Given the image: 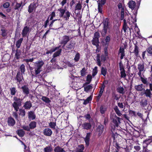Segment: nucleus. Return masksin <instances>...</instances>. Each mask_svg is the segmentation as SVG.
<instances>
[{
  "label": "nucleus",
  "mask_w": 152,
  "mask_h": 152,
  "mask_svg": "<svg viewBox=\"0 0 152 152\" xmlns=\"http://www.w3.org/2000/svg\"><path fill=\"white\" fill-rule=\"evenodd\" d=\"M104 125L100 124L96 128L97 131L99 132L98 134L99 136L101 135L103 133L104 130Z\"/></svg>",
  "instance_id": "obj_19"
},
{
  "label": "nucleus",
  "mask_w": 152,
  "mask_h": 152,
  "mask_svg": "<svg viewBox=\"0 0 152 152\" xmlns=\"http://www.w3.org/2000/svg\"><path fill=\"white\" fill-rule=\"evenodd\" d=\"M96 59L97 65L99 66H101V61L100 59V54L99 53L97 54Z\"/></svg>",
  "instance_id": "obj_34"
},
{
  "label": "nucleus",
  "mask_w": 152,
  "mask_h": 152,
  "mask_svg": "<svg viewBox=\"0 0 152 152\" xmlns=\"http://www.w3.org/2000/svg\"><path fill=\"white\" fill-rule=\"evenodd\" d=\"M151 142H152V139H146L143 141V143L148 145L150 144Z\"/></svg>",
  "instance_id": "obj_54"
},
{
  "label": "nucleus",
  "mask_w": 152,
  "mask_h": 152,
  "mask_svg": "<svg viewBox=\"0 0 152 152\" xmlns=\"http://www.w3.org/2000/svg\"><path fill=\"white\" fill-rule=\"evenodd\" d=\"M97 69V66H95L94 67V68L93 69L92 75L93 77H94L97 73L98 71Z\"/></svg>",
  "instance_id": "obj_53"
},
{
  "label": "nucleus",
  "mask_w": 152,
  "mask_h": 152,
  "mask_svg": "<svg viewBox=\"0 0 152 152\" xmlns=\"http://www.w3.org/2000/svg\"><path fill=\"white\" fill-rule=\"evenodd\" d=\"M44 62L42 60L37 61L34 64L35 74L36 75L39 74L41 71V68L44 64Z\"/></svg>",
  "instance_id": "obj_5"
},
{
  "label": "nucleus",
  "mask_w": 152,
  "mask_h": 152,
  "mask_svg": "<svg viewBox=\"0 0 152 152\" xmlns=\"http://www.w3.org/2000/svg\"><path fill=\"white\" fill-rule=\"evenodd\" d=\"M52 151V148L51 147V145H48L46 146L44 149V151L45 152H51Z\"/></svg>",
  "instance_id": "obj_38"
},
{
  "label": "nucleus",
  "mask_w": 152,
  "mask_h": 152,
  "mask_svg": "<svg viewBox=\"0 0 152 152\" xmlns=\"http://www.w3.org/2000/svg\"><path fill=\"white\" fill-rule=\"evenodd\" d=\"M83 129L87 130H90L92 126L89 122H84L82 125Z\"/></svg>",
  "instance_id": "obj_17"
},
{
  "label": "nucleus",
  "mask_w": 152,
  "mask_h": 152,
  "mask_svg": "<svg viewBox=\"0 0 152 152\" xmlns=\"http://www.w3.org/2000/svg\"><path fill=\"white\" fill-rule=\"evenodd\" d=\"M121 118L118 117L116 116L115 117V118H113V122L114 124V125L113 126V127H112V129L113 130H114L115 129V127H118V123H121Z\"/></svg>",
  "instance_id": "obj_7"
},
{
  "label": "nucleus",
  "mask_w": 152,
  "mask_h": 152,
  "mask_svg": "<svg viewBox=\"0 0 152 152\" xmlns=\"http://www.w3.org/2000/svg\"><path fill=\"white\" fill-rule=\"evenodd\" d=\"M60 47V46L57 47L55 48H52L50 50H48L46 52L47 54H48L49 53L51 54L53 52L57 50H58Z\"/></svg>",
  "instance_id": "obj_27"
},
{
  "label": "nucleus",
  "mask_w": 152,
  "mask_h": 152,
  "mask_svg": "<svg viewBox=\"0 0 152 152\" xmlns=\"http://www.w3.org/2000/svg\"><path fill=\"white\" fill-rule=\"evenodd\" d=\"M106 110V108L103 106H101L100 107V111L101 114H104Z\"/></svg>",
  "instance_id": "obj_50"
},
{
  "label": "nucleus",
  "mask_w": 152,
  "mask_h": 152,
  "mask_svg": "<svg viewBox=\"0 0 152 152\" xmlns=\"http://www.w3.org/2000/svg\"><path fill=\"white\" fill-rule=\"evenodd\" d=\"M54 152H66L63 148L59 146L55 147L54 149Z\"/></svg>",
  "instance_id": "obj_28"
},
{
  "label": "nucleus",
  "mask_w": 152,
  "mask_h": 152,
  "mask_svg": "<svg viewBox=\"0 0 152 152\" xmlns=\"http://www.w3.org/2000/svg\"><path fill=\"white\" fill-rule=\"evenodd\" d=\"M118 106L120 108L122 109L125 107L126 104H127V102H118Z\"/></svg>",
  "instance_id": "obj_43"
},
{
  "label": "nucleus",
  "mask_w": 152,
  "mask_h": 152,
  "mask_svg": "<svg viewBox=\"0 0 152 152\" xmlns=\"http://www.w3.org/2000/svg\"><path fill=\"white\" fill-rule=\"evenodd\" d=\"M137 69L139 71L145 72V65L143 63H140L137 65Z\"/></svg>",
  "instance_id": "obj_22"
},
{
  "label": "nucleus",
  "mask_w": 152,
  "mask_h": 152,
  "mask_svg": "<svg viewBox=\"0 0 152 152\" xmlns=\"http://www.w3.org/2000/svg\"><path fill=\"white\" fill-rule=\"evenodd\" d=\"M105 55H102L101 56V61L102 62H104L106 60V56Z\"/></svg>",
  "instance_id": "obj_60"
},
{
  "label": "nucleus",
  "mask_w": 152,
  "mask_h": 152,
  "mask_svg": "<svg viewBox=\"0 0 152 152\" xmlns=\"http://www.w3.org/2000/svg\"><path fill=\"white\" fill-rule=\"evenodd\" d=\"M35 58H30L29 59H24L23 61H25L26 63H28L29 62H32L34 61V59H35Z\"/></svg>",
  "instance_id": "obj_62"
},
{
  "label": "nucleus",
  "mask_w": 152,
  "mask_h": 152,
  "mask_svg": "<svg viewBox=\"0 0 152 152\" xmlns=\"http://www.w3.org/2000/svg\"><path fill=\"white\" fill-rule=\"evenodd\" d=\"M84 149L83 145L81 144L78 145V148H77L76 150V152H82Z\"/></svg>",
  "instance_id": "obj_36"
},
{
  "label": "nucleus",
  "mask_w": 152,
  "mask_h": 152,
  "mask_svg": "<svg viewBox=\"0 0 152 152\" xmlns=\"http://www.w3.org/2000/svg\"><path fill=\"white\" fill-rule=\"evenodd\" d=\"M144 92H141V94L142 95L145 94V96L147 97H149L151 98V95H152L150 91V90L147 89L145 90V89H143Z\"/></svg>",
  "instance_id": "obj_13"
},
{
  "label": "nucleus",
  "mask_w": 152,
  "mask_h": 152,
  "mask_svg": "<svg viewBox=\"0 0 152 152\" xmlns=\"http://www.w3.org/2000/svg\"><path fill=\"white\" fill-rule=\"evenodd\" d=\"M124 9L123 8L121 9V20H123L124 18Z\"/></svg>",
  "instance_id": "obj_61"
},
{
  "label": "nucleus",
  "mask_w": 152,
  "mask_h": 152,
  "mask_svg": "<svg viewBox=\"0 0 152 152\" xmlns=\"http://www.w3.org/2000/svg\"><path fill=\"white\" fill-rule=\"evenodd\" d=\"M22 3V1H21V3H17L16 5L15 6V10H18L19 8H20L21 6Z\"/></svg>",
  "instance_id": "obj_57"
},
{
  "label": "nucleus",
  "mask_w": 152,
  "mask_h": 152,
  "mask_svg": "<svg viewBox=\"0 0 152 152\" xmlns=\"http://www.w3.org/2000/svg\"><path fill=\"white\" fill-rule=\"evenodd\" d=\"M17 133L18 136L21 137H23L25 135V132L22 129L18 130Z\"/></svg>",
  "instance_id": "obj_32"
},
{
  "label": "nucleus",
  "mask_w": 152,
  "mask_h": 152,
  "mask_svg": "<svg viewBox=\"0 0 152 152\" xmlns=\"http://www.w3.org/2000/svg\"><path fill=\"white\" fill-rule=\"evenodd\" d=\"M117 91L119 93L124 94L125 93L124 89L123 87H119L116 88Z\"/></svg>",
  "instance_id": "obj_33"
},
{
  "label": "nucleus",
  "mask_w": 152,
  "mask_h": 152,
  "mask_svg": "<svg viewBox=\"0 0 152 152\" xmlns=\"http://www.w3.org/2000/svg\"><path fill=\"white\" fill-rule=\"evenodd\" d=\"M143 84H141L135 86L134 88L136 90L138 91H141L142 90H143L144 88H142Z\"/></svg>",
  "instance_id": "obj_31"
},
{
  "label": "nucleus",
  "mask_w": 152,
  "mask_h": 152,
  "mask_svg": "<svg viewBox=\"0 0 152 152\" xmlns=\"http://www.w3.org/2000/svg\"><path fill=\"white\" fill-rule=\"evenodd\" d=\"M107 72V69L106 68L102 67L101 68V74L104 76H105Z\"/></svg>",
  "instance_id": "obj_47"
},
{
  "label": "nucleus",
  "mask_w": 152,
  "mask_h": 152,
  "mask_svg": "<svg viewBox=\"0 0 152 152\" xmlns=\"http://www.w3.org/2000/svg\"><path fill=\"white\" fill-rule=\"evenodd\" d=\"M141 80L142 82L145 84L148 85V82L147 81L146 78H143L142 77H141Z\"/></svg>",
  "instance_id": "obj_49"
},
{
  "label": "nucleus",
  "mask_w": 152,
  "mask_h": 152,
  "mask_svg": "<svg viewBox=\"0 0 152 152\" xmlns=\"http://www.w3.org/2000/svg\"><path fill=\"white\" fill-rule=\"evenodd\" d=\"M21 73L20 71L18 72L16 75V79L17 80L19 84H21L22 83V80H23V75Z\"/></svg>",
  "instance_id": "obj_9"
},
{
  "label": "nucleus",
  "mask_w": 152,
  "mask_h": 152,
  "mask_svg": "<svg viewBox=\"0 0 152 152\" xmlns=\"http://www.w3.org/2000/svg\"><path fill=\"white\" fill-rule=\"evenodd\" d=\"M36 3L34 2L30 4L28 7V12L31 13L34 11L35 12L36 10L37 6Z\"/></svg>",
  "instance_id": "obj_6"
},
{
  "label": "nucleus",
  "mask_w": 152,
  "mask_h": 152,
  "mask_svg": "<svg viewBox=\"0 0 152 152\" xmlns=\"http://www.w3.org/2000/svg\"><path fill=\"white\" fill-rule=\"evenodd\" d=\"M111 36L110 35H108L105 38V46H108L109 43H110L111 40Z\"/></svg>",
  "instance_id": "obj_24"
},
{
  "label": "nucleus",
  "mask_w": 152,
  "mask_h": 152,
  "mask_svg": "<svg viewBox=\"0 0 152 152\" xmlns=\"http://www.w3.org/2000/svg\"><path fill=\"white\" fill-rule=\"evenodd\" d=\"M92 43L93 45H96V44L98 45V43H99V39H95L93 38L92 41Z\"/></svg>",
  "instance_id": "obj_48"
},
{
  "label": "nucleus",
  "mask_w": 152,
  "mask_h": 152,
  "mask_svg": "<svg viewBox=\"0 0 152 152\" xmlns=\"http://www.w3.org/2000/svg\"><path fill=\"white\" fill-rule=\"evenodd\" d=\"M41 99L43 101L45 102L46 103H49L51 102V101L50 100L49 98L46 96H42Z\"/></svg>",
  "instance_id": "obj_37"
},
{
  "label": "nucleus",
  "mask_w": 152,
  "mask_h": 152,
  "mask_svg": "<svg viewBox=\"0 0 152 152\" xmlns=\"http://www.w3.org/2000/svg\"><path fill=\"white\" fill-rule=\"evenodd\" d=\"M20 71L21 72V73L22 74H25V66L23 64H21L19 68Z\"/></svg>",
  "instance_id": "obj_42"
},
{
  "label": "nucleus",
  "mask_w": 152,
  "mask_h": 152,
  "mask_svg": "<svg viewBox=\"0 0 152 152\" xmlns=\"http://www.w3.org/2000/svg\"><path fill=\"white\" fill-rule=\"evenodd\" d=\"M100 37V34L98 31L96 32L94 34V37L93 38L99 39Z\"/></svg>",
  "instance_id": "obj_55"
},
{
  "label": "nucleus",
  "mask_w": 152,
  "mask_h": 152,
  "mask_svg": "<svg viewBox=\"0 0 152 152\" xmlns=\"http://www.w3.org/2000/svg\"><path fill=\"white\" fill-rule=\"evenodd\" d=\"M28 118L31 120H34L35 119L36 116L34 112L32 111H30L28 112Z\"/></svg>",
  "instance_id": "obj_20"
},
{
  "label": "nucleus",
  "mask_w": 152,
  "mask_h": 152,
  "mask_svg": "<svg viewBox=\"0 0 152 152\" xmlns=\"http://www.w3.org/2000/svg\"><path fill=\"white\" fill-rule=\"evenodd\" d=\"M61 49H59L58 50L53 53V57L54 58H56V57L59 56L61 52Z\"/></svg>",
  "instance_id": "obj_39"
},
{
  "label": "nucleus",
  "mask_w": 152,
  "mask_h": 152,
  "mask_svg": "<svg viewBox=\"0 0 152 152\" xmlns=\"http://www.w3.org/2000/svg\"><path fill=\"white\" fill-rule=\"evenodd\" d=\"M91 132H88L87 133L86 137L84 139V140L85 142L86 145L88 146L89 145L90 141V138L91 135Z\"/></svg>",
  "instance_id": "obj_12"
},
{
  "label": "nucleus",
  "mask_w": 152,
  "mask_h": 152,
  "mask_svg": "<svg viewBox=\"0 0 152 152\" xmlns=\"http://www.w3.org/2000/svg\"><path fill=\"white\" fill-rule=\"evenodd\" d=\"M121 77V78H124L126 76V74L125 70L121 71L120 72Z\"/></svg>",
  "instance_id": "obj_59"
},
{
  "label": "nucleus",
  "mask_w": 152,
  "mask_h": 152,
  "mask_svg": "<svg viewBox=\"0 0 152 152\" xmlns=\"http://www.w3.org/2000/svg\"><path fill=\"white\" fill-rule=\"evenodd\" d=\"M82 7V4L80 3V1H79V2L76 4L75 6V10H81Z\"/></svg>",
  "instance_id": "obj_41"
},
{
  "label": "nucleus",
  "mask_w": 152,
  "mask_h": 152,
  "mask_svg": "<svg viewBox=\"0 0 152 152\" xmlns=\"http://www.w3.org/2000/svg\"><path fill=\"white\" fill-rule=\"evenodd\" d=\"M21 51L20 50L17 49L16 50V53L15 55V58L17 60L20 58V56L21 54Z\"/></svg>",
  "instance_id": "obj_25"
},
{
  "label": "nucleus",
  "mask_w": 152,
  "mask_h": 152,
  "mask_svg": "<svg viewBox=\"0 0 152 152\" xmlns=\"http://www.w3.org/2000/svg\"><path fill=\"white\" fill-rule=\"evenodd\" d=\"M103 25V29L100 32L102 37H105L107 34V31L110 29L109 26L110 22L109 19L108 18H106L104 19L102 22Z\"/></svg>",
  "instance_id": "obj_2"
},
{
  "label": "nucleus",
  "mask_w": 152,
  "mask_h": 152,
  "mask_svg": "<svg viewBox=\"0 0 152 152\" xmlns=\"http://www.w3.org/2000/svg\"><path fill=\"white\" fill-rule=\"evenodd\" d=\"M36 125L37 123L34 121H32L29 124V126L31 129H34L36 128Z\"/></svg>",
  "instance_id": "obj_35"
},
{
  "label": "nucleus",
  "mask_w": 152,
  "mask_h": 152,
  "mask_svg": "<svg viewBox=\"0 0 152 152\" xmlns=\"http://www.w3.org/2000/svg\"><path fill=\"white\" fill-rule=\"evenodd\" d=\"M92 86L91 85L86 86L84 88V91H86V92L88 93L89 90L91 89H92Z\"/></svg>",
  "instance_id": "obj_44"
},
{
  "label": "nucleus",
  "mask_w": 152,
  "mask_h": 152,
  "mask_svg": "<svg viewBox=\"0 0 152 152\" xmlns=\"http://www.w3.org/2000/svg\"><path fill=\"white\" fill-rule=\"evenodd\" d=\"M58 10L59 12L58 13L60 18H62L66 21L69 20L70 15H71V13L69 11L66 10L65 8H62L58 9Z\"/></svg>",
  "instance_id": "obj_3"
},
{
  "label": "nucleus",
  "mask_w": 152,
  "mask_h": 152,
  "mask_svg": "<svg viewBox=\"0 0 152 152\" xmlns=\"http://www.w3.org/2000/svg\"><path fill=\"white\" fill-rule=\"evenodd\" d=\"M23 40V38H21L16 41L15 45L18 49L20 48L21 44L22 43Z\"/></svg>",
  "instance_id": "obj_30"
},
{
  "label": "nucleus",
  "mask_w": 152,
  "mask_h": 152,
  "mask_svg": "<svg viewBox=\"0 0 152 152\" xmlns=\"http://www.w3.org/2000/svg\"><path fill=\"white\" fill-rule=\"evenodd\" d=\"M113 109L116 113L119 116H121L122 115L121 111L119 110L117 106H114L113 107Z\"/></svg>",
  "instance_id": "obj_26"
},
{
  "label": "nucleus",
  "mask_w": 152,
  "mask_h": 152,
  "mask_svg": "<svg viewBox=\"0 0 152 152\" xmlns=\"http://www.w3.org/2000/svg\"><path fill=\"white\" fill-rule=\"evenodd\" d=\"M136 4L135 2L132 0L130 1L128 3L129 7L132 10L134 9Z\"/></svg>",
  "instance_id": "obj_23"
},
{
  "label": "nucleus",
  "mask_w": 152,
  "mask_h": 152,
  "mask_svg": "<svg viewBox=\"0 0 152 152\" xmlns=\"http://www.w3.org/2000/svg\"><path fill=\"white\" fill-rule=\"evenodd\" d=\"M103 6L100 5V4H98V9L99 12L102 13V12Z\"/></svg>",
  "instance_id": "obj_58"
},
{
  "label": "nucleus",
  "mask_w": 152,
  "mask_h": 152,
  "mask_svg": "<svg viewBox=\"0 0 152 152\" xmlns=\"http://www.w3.org/2000/svg\"><path fill=\"white\" fill-rule=\"evenodd\" d=\"M120 54L121 56L120 57V61L119 64V69L120 71H122L125 70L124 67L122 63L121 60L123 59L124 57L125 56L124 48L123 47H121L119 50L118 52V55Z\"/></svg>",
  "instance_id": "obj_4"
},
{
  "label": "nucleus",
  "mask_w": 152,
  "mask_h": 152,
  "mask_svg": "<svg viewBox=\"0 0 152 152\" xmlns=\"http://www.w3.org/2000/svg\"><path fill=\"white\" fill-rule=\"evenodd\" d=\"M140 105L143 107H145L147 104V100L146 99H143L140 102Z\"/></svg>",
  "instance_id": "obj_40"
},
{
  "label": "nucleus",
  "mask_w": 152,
  "mask_h": 152,
  "mask_svg": "<svg viewBox=\"0 0 152 152\" xmlns=\"http://www.w3.org/2000/svg\"><path fill=\"white\" fill-rule=\"evenodd\" d=\"M75 45V43L74 41H71L69 44L66 46V48L68 50L73 49Z\"/></svg>",
  "instance_id": "obj_18"
},
{
  "label": "nucleus",
  "mask_w": 152,
  "mask_h": 152,
  "mask_svg": "<svg viewBox=\"0 0 152 152\" xmlns=\"http://www.w3.org/2000/svg\"><path fill=\"white\" fill-rule=\"evenodd\" d=\"M7 122L8 125L10 126H13L15 124V121L12 116H9L7 118Z\"/></svg>",
  "instance_id": "obj_8"
},
{
  "label": "nucleus",
  "mask_w": 152,
  "mask_h": 152,
  "mask_svg": "<svg viewBox=\"0 0 152 152\" xmlns=\"http://www.w3.org/2000/svg\"><path fill=\"white\" fill-rule=\"evenodd\" d=\"M32 104L30 101H27L24 103L23 107L26 110H29L32 107Z\"/></svg>",
  "instance_id": "obj_16"
},
{
  "label": "nucleus",
  "mask_w": 152,
  "mask_h": 152,
  "mask_svg": "<svg viewBox=\"0 0 152 152\" xmlns=\"http://www.w3.org/2000/svg\"><path fill=\"white\" fill-rule=\"evenodd\" d=\"M80 58V54L78 53L76 54L74 58V60L75 62H78Z\"/></svg>",
  "instance_id": "obj_51"
},
{
  "label": "nucleus",
  "mask_w": 152,
  "mask_h": 152,
  "mask_svg": "<svg viewBox=\"0 0 152 152\" xmlns=\"http://www.w3.org/2000/svg\"><path fill=\"white\" fill-rule=\"evenodd\" d=\"M56 126V122H51L49 123V126L50 127L52 128L55 129V126Z\"/></svg>",
  "instance_id": "obj_52"
},
{
  "label": "nucleus",
  "mask_w": 152,
  "mask_h": 152,
  "mask_svg": "<svg viewBox=\"0 0 152 152\" xmlns=\"http://www.w3.org/2000/svg\"><path fill=\"white\" fill-rule=\"evenodd\" d=\"M10 94L12 95H15L17 91L16 88L15 87L10 88Z\"/></svg>",
  "instance_id": "obj_45"
},
{
  "label": "nucleus",
  "mask_w": 152,
  "mask_h": 152,
  "mask_svg": "<svg viewBox=\"0 0 152 152\" xmlns=\"http://www.w3.org/2000/svg\"><path fill=\"white\" fill-rule=\"evenodd\" d=\"M70 39L68 36L65 35L63 37V39L61 42V44H63V46H64L69 41Z\"/></svg>",
  "instance_id": "obj_10"
},
{
  "label": "nucleus",
  "mask_w": 152,
  "mask_h": 152,
  "mask_svg": "<svg viewBox=\"0 0 152 152\" xmlns=\"http://www.w3.org/2000/svg\"><path fill=\"white\" fill-rule=\"evenodd\" d=\"M49 17H48L46 20L45 21V22L44 23L43 26L44 27V28H46L47 27L48 25L49 24Z\"/></svg>",
  "instance_id": "obj_56"
},
{
  "label": "nucleus",
  "mask_w": 152,
  "mask_h": 152,
  "mask_svg": "<svg viewBox=\"0 0 152 152\" xmlns=\"http://www.w3.org/2000/svg\"><path fill=\"white\" fill-rule=\"evenodd\" d=\"M23 91V93L25 94L26 96H27L29 93V89L28 86L26 85H24L21 88Z\"/></svg>",
  "instance_id": "obj_14"
},
{
  "label": "nucleus",
  "mask_w": 152,
  "mask_h": 152,
  "mask_svg": "<svg viewBox=\"0 0 152 152\" xmlns=\"http://www.w3.org/2000/svg\"><path fill=\"white\" fill-rule=\"evenodd\" d=\"M43 134L46 136H50L52 134V131L50 129L46 128L44 130Z\"/></svg>",
  "instance_id": "obj_15"
},
{
  "label": "nucleus",
  "mask_w": 152,
  "mask_h": 152,
  "mask_svg": "<svg viewBox=\"0 0 152 152\" xmlns=\"http://www.w3.org/2000/svg\"><path fill=\"white\" fill-rule=\"evenodd\" d=\"M124 23L123 25L122 29L125 32L127 28H129V26L127 24V23L126 20L124 19L123 20Z\"/></svg>",
  "instance_id": "obj_29"
},
{
  "label": "nucleus",
  "mask_w": 152,
  "mask_h": 152,
  "mask_svg": "<svg viewBox=\"0 0 152 152\" xmlns=\"http://www.w3.org/2000/svg\"><path fill=\"white\" fill-rule=\"evenodd\" d=\"M30 31L29 27L27 26H25L22 31V35L23 37L27 36Z\"/></svg>",
  "instance_id": "obj_11"
},
{
  "label": "nucleus",
  "mask_w": 152,
  "mask_h": 152,
  "mask_svg": "<svg viewBox=\"0 0 152 152\" xmlns=\"http://www.w3.org/2000/svg\"><path fill=\"white\" fill-rule=\"evenodd\" d=\"M137 42H136V44H134V48L133 53H134L135 56L136 57L138 56L139 54V48L137 45Z\"/></svg>",
  "instance_id": "obj_21"
},
{
  "label": "nucleus",
  "mask_w": 152,
  "mask_h": 152,
  "mask_svg": "<svg viewBox=\"0 0 152 152\" xmlns=\"http://www.w3.org/2000/svg\"><path fill=\"white\" fill-rule=\"evenodd\" d=\"M22 128H23V129L25 130H26L27 131H30V129H31L30 127L28 126H23L22 127Z\"/></svg>",
  "instance_id": "obj_63"
},
{
  "label": "nucleus",
  "mask_w": 152,
  "mask_h": 152,
  "mask_svg": "<svg viewBox=\"0 0 152 152\" xmlns=\"http://www.w3.org/2000/svg\"><path fill=\"white\" fill-rule=\"evenodd\" d=\"M13 99L14 102L12 104V106L14 110L16 112L19 110V115L22 117H24L26 114L25 109L23 108L19 109V107L22 105L23 99L15 96L13 97Z\"/></svg>",
  "instance_id": "obj_1"
},
{
  "label": "nucleus",
  "mask_w": 152,
  "mask_h": 152,
  "mask_svg": "<svg viewBox=\"0 0 152 152\" xmlns=\"http://www.w3.org/2000/svg\"><path fill=\"white\" fill-rule=\"evenodd\" d=\"M1 35L3 37H5L6 36L7 34V29L1 28Z\"/></svg>",
  "instance_id": "obj_46"
},
{
  "label": "nucleus",
  "mask_w": 152,
  "mask_h": 152,
  "mask_svg": "<svg viewBox=\"0 0 152 152\" xmlns=\"http://www.w3.org/2000/svg\"><path fill=\"white\" fill-rule=\"evenodd\" d=\"M92 78V76L91 75H88L87 77V78H86L87 81H88V82H91V81Z\"/></svg>",
  "instance_id": "obj_64"
}]
</instances>
